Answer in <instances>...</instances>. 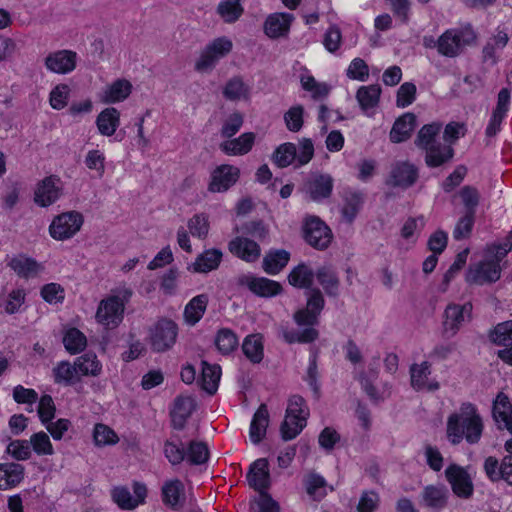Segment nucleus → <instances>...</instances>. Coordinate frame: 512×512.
I'll return each instance as SVG.
<instances>
[{"instance_id": "nucleus-8", "label": "nucleus", "mask_w": 512, "mask_h": 512, "mask_svg": "<svg viewBox=\"0 0 512 512\" xmlns=\"http://www.w3.org/2000/svg\"><path fill=\"white\" fill-rule=\"evenodd\" d=\"M445 476L456 496L469 499L473 495L474 485L465 468L457 464H451L446 468Z\"/></svg>"}, {"instance_id": "nucleus-10", "label": "nucleus", "mask_w": 512, "mask_h": 512, "mask_svg": "<svg viewBox=\"0 0 512 512\" xmlns=\"http://www.w3.org/2000/svg\"><path fill=\"white\" fill-rule=\"evenodd\" d=\"M472 304L467 302L463 305L451 303L447 305L444 311L443 335L447 338L455 336L465 322V318L470 317Z\"/></svg>"}, {"instance_id": "nucleus-28", "label": "nucleus", "mask_w": 512, "mask_h": 512, "mask_svg": "<svg viewBox=\"0 0 512 512\" xmlns=\"http://www.w3.org/2000/svg\"><path fill=\"white\" fill-rule=\"evenodd\" d=\"M162 499L165 505L173 509L183 506L185 501L183 483L178 479L167 481L162 487Z\"/></svg>"}, {"instance_id": "nucleus-53", "label": "nucleus", "mask_w": 512, "mask_h": 512, "mask_svg": "<svg viewBox=\"0 0 512 512\" xmlns=\"http://www.w3.org/2000/svg\"><path fill=\"white\" fill-rule=\"evenodd\" d=\"M186 458L190 464L201 465L207 462L209 458V449L206 443L201 441H191L186 452Z\"/></svg>"}, {"instance_id": "nucleus-3", "label": "nucleus", "mask_w": 512, "mask_h": 512, "mask_svg": "<svg viewBox=\"0 0 512 512\" xmlns=\"http://www.w3.org/2000/svg\"><path fill=\"white\" fill-rule=\"evenodd\" d=\"M309 415L305 400L300 395L290 397L286 415L281 424L280 431L285 441L295 438L306 426V419Z\"/></svg>"}, {"instance_id": "nucleus-27", "label": "nucleus", "mask_w": 512, "mask_h": 512, "mask_svg": "<svg viewBox=\"0 0 512 512\" xmlns=\"http://www.w3.org/2000/svg\"><path fill=\"white\" fill-rule=\"evenodd\" d=\"M425 163L428 167L435 168L449 162L454 156V149L446 143H437L425 149Z\"/></svg>"}, {"instance_id": "nucleus-42", "label": "nucleus", "mask_w": 512, "mask_h": 512, "mask_svg": "<svg viewBox=\"0 0 512 512\" xmlns=\"http://www.w3.org/2000/svg\"><path fill=\"white\" fill-rule=\"evenodd\" d=\"M9 266L21 277L29 278L36 276L41 270L42 266L31 258L18 257L13 258Z\"/></svg>"}, {"instance_id": "nucleus-31", "label": "nucleus", "mask_w": 512, "mask_h": 512, "mask_svg": "<svg viewBox=\"0 0 512 512\" xmlns=\"http://www.w3.org/2000/svg\"><path fill=\"white\" fill-rule=\"evenodd\" d=\"M55 384L72 386L80 381L75 362L71 364L69 361H61L52 369Z\"/></svg>"}, {"instance_id": "nucleus-29", "label": "nucleus", "mask_w": 512, "mask_h": 512, "mask_svg": "<svg viewBox=\"0 0 512 512\" xmlns=\"http://www.w3.org/2000/svg\"><path fill=\"white\" fill-rule=\"evenodd\" d=\"M208 301L209 299L206 294H200L193 297L186 304L183 317L187 325L194 326L201 320L207 309Z\"/></svg>"}, {"instance_id": "nucleus-9", "label": "nucleus", "mask_w": 512, "mask_h": 512, "mask_svg": "<svg viewBox=\"0 0 512 512\" xmlns=\"http://www.w3.org/2000/svg\"><path fill=\"white\" fill-rule=\"evenodd\" d=\"M237 284L247 287L253 294L264 298L277 296L283 291V287L279 282L265 277H255L250 274L240 275L237 278Z\"/></svg>"}, {"instance_id": "nucleus-15", "label": "nucleus", "mask_w": 512, "mask_h": 512, "mask_svg": "<svg viewBox=\"0 0 512 512\" xmlns=\"http://www.w3.org/2000/svg\"><path fill=\"white\" fill-rule=\"evenodd\" d=\"M334 180L329 174L314 173L304 183V192L313 201L330 197Z\"/></svg>"}, {"instance_id": "nucleus-5", "label": "nucleus", "mask_w": 512, "mask_h": 512, "mask_svg": "<svg viewBox=\"0 0 512 512\" xmlns=\"http://www.w3.org/2000/svg\"><path fill=\"white\" fill-rule=\"evenodd\" d=\"M178 326L169 319H160L149 330V340L153 351L165 352L176 342Z\"/></svg>"}, {"instance_id": "nucleus-30", "label": "nucleus", "mask_w": 512, "mask_h": 512, "mask_svg": "<svg viewBox=\"0 0 512 512\" xmlns=\"http://www.w3.org/2000/svg\"><path fill=\"white\" fill-rule=\"evenodd\" d=\"M416 126V116L413 113H405L399 117L391 131L390 140L393 143H400L407 140Z\"/></svg>"}, {"instance_id": "nucleus-4", "label": "nucleus", "mask_w": 512, "mask_h": 512, "mask_svg": "<svg viewBox=\"0 0 512 512\" xmlns=\"http://www.w3.org/2000/svg\"><path fill=\"white\" fill-rule=\"evenodd\" d=\"M474 39L475 34L470 26L448 29L438 38V53L449 58L457 57Z\"/></svg>"}, {"instance_id": "nucleus-55", "label": "nucleus", "mask_w": 512, "mask_h": 512, "mask_svg": "<svg viewBox=\"0 0 512 512\" xmlns=\"http://www.w3.org/2000/svg\"><path fill=\"white\" fill-rule=\"evenodd\" d=\"M430 373V364L428 362L424 361L419 365L413 364L410 368L412 387L416 390L425 389Z\"/></svg>"}, {"instance_id": "nucleus-48", "label": "nucleus", "mask_w": 512, "mask_h": 512, "mask_svg": "<svg viewBox=\"0 0 512 512\" xmlns=\"http://www.w3.org/2000/svg\"><path fill=\"white\" fill-rule=\"evenodd\" d=\"M238 337L228 328L220 329L215 337V345L219 352L228 355L238 347Z\"/></svg>"}, {"instance_id": "nucleus-34", "label": "nucleus", "mask_w": 512, "mask_h": 512, "mask_svg": "<svg viewBox=\"0 0 512 512\" xmlns=\"http://www.w3.org/2000/svg\"><path fill=\"white\" fill-rule=\"evenodd\" d=\"M269 424V413L267 406L261 404L255 412L249 429V436L254 444H258L266 435V429Z\"/></svg>"}, {"instance_id": "nucleus-43", "label": "nucleus", "mask_w": 512, "mask_h": 512, "mask_svg": "<svg viewBox=\"0 0 512 512\" xmlns=\"http://www.w3.org/2000/svg\"><path fill=\"white\" fill-rule=\"evenodd\" d=\"M78 373L83 376H98L101 373L102 365L97 356L92 353H86L75 360Z\"/></svg>"}, {"instance_id": "nucleus-59", "label": "nucleus", "mask_w": 512, "mask_h": 512, "mask_svg": "<svg viewBox=\"0 0 512 512\" xmlns=\"http://www.w3.org/2000/svg\"><path fill=\"white\" fill-rule=\"evenodd\" d=\"M6 452L17 461L28 460L31 455L30 443L26 440H13L6 448Z\"/></svg>"}, {"instance_id": "nucleus-40", "label": "nucleus", "mask_w": 512, "mask_h": 512, "mask_svg": "<svg viewBox=\"0 0 512 512\" xmlns=\"http://www.w3.org/2000/svg\"><path fill=\"white\" fill-rule=\"evenodd\" d=\"M220 377L221 368L219 365H211L206 361H202L201 385L210 395L217 391Z\"/></svg>"}, {"instance_id": "nucleus-63", "label": "nucleus", "mask_w": 512, "mask_h": 512, "mask_svg": "<svg viewBox=\"0 0 512 512\" xmlns=\"http://www.w3.org/2000/svg\"><path fill=\"white\" fill-rule=\"evenodd\" d=\"M113 501L125 510H132L137 507V502L133 499L129 489L124 486L115 487L112 490Z\"/></svg>"}, {"instance_id": "nucleus-62", "label": "nucleus", "mask_w": 512, "mask_h": 512, "mask_svg": "<svg viewBox=\"0 0 512 512\" xmlns=\"http://www.w3.org/2000/svg\"><path fill=\"white\" fill-rule=\"evenodd\" d=\"M460 197L465 206V212H471V214L475 215L476 208L480 202L479 191L475 187L467 185L461 188Z\"/></svg>"}, {"instance_id": "nucleus-49", "label": "nucleus", "mask_w": 512, "mask_h": 512, "mask_svg": "<svg viewBox=\"0 0 512 512\" xmlns=\"http://www.w3.org/2000/svg\"><path fill=\"white\" fill-rule=\"evenodd\" d=\"M189 232L193 237L205 239L208 236L210 223L209 217L205 213L193 215L187 222Z\"/></svg>"}, {"instance_id": "nucleus-26", "label": "nucleus", "mask_w": 512, "mask_h": 512, "mask_svg": "<svg viewBox=\"0 0 512 512\" xmlns=\"http://www.w3.org/2000/svg\"><path fill=\"white\" fill-rule=\"evenodd\" d=\"M448 495L443 485H427L421 492V499L426 507L440 510L447 505Z\"/></svg>"}, {"instance_id": "nucleus-11", "label": "nucleus", "mask_w": 512, "mask_h": 512, "mask_svg": "<svg viewBox=\"0 0 512 512\" xmlns=\"http://www.w3.org/2000/svg\"><path fill=\"white\" fill-rule=\"evenodd\" d=\"M124 303L119 296H110L100 302L96 319L107 327H116L123 320Z\"/></svg>"}, {"instance_id": "nucleus-16", "label": "nucleus", "mask_w": 512, "mask_h": 512, "mask_svg": "<svg viewBox=\"0 0 512 512\" xmlns=\"http://www.w3.org/2000/svg\"><path fill=\"white\" fill-rule=\"evenodd\" d=\"M418 177V168L414 164L398 161L391 167L389 183L394 187L407 189L417 182Z\"/></svg>"}, {"instance_id": "nucleus-18", "label": "nucleus", "mask_w": 512, "mask_h": 512, "mask_svg": "<svg viewBox=\"0 0 512 512\" xmlns=\"http://www.w3.org/2000/svg\"><path fill=\"white\" fill-rule=\"evenodd\" d=\"M247 480L251 487L258 492L265 491L270 486V474L268 469V461L260 458L254 461L247 473Z\"/></svg>"}, {"instance_id": "nucleus-56", "label": "nucleus", "mask_w": 512, "mask_h": 512, "mask_svg": "<svg viewBox=\"0 0 512 512\" xmlns=\"http://www.w3.org/2000/svg\"><path fill=\"white\" fill-rule=\"evenodd\" d=\"M30 447L37 455H52L54 449L47 433L40 431L30 437Z\"/></svg>"}, {"instance_id": "nucleus-58", "label": "nucleus", "mask_w": 512, "mask_h": 512, "mask_svg": "<svg viewBox=\"0 0 512 512\" xmlns=\"http://www.w3.org/2000/svg\"><path fill=\"white\" fill-rule=\"evenodd\" d=\"M93 438L98 446L113 445L119 441L117 434L110 427L101 423L95 425Z\"/></svg>"}, {"instance_id": "nucleus-35", "label": "nucleus", "mask_w": 512, "mask_h": 512, "mask_svg": "<svg viewBox=\"0 0 512 512\" xmlns=\"http://www.w3.org/2000/svg\"><path fill=\"white\" fill-rule=\"evenodd\" d=\"M290 260V253L284 249L271 250L263 258V270L269 275L282 271Z\"/></svg>"}, {"instance_id": "nucleus-47", "label": "nucleus", "mask_w": 512, "mask_h": 512, "mask_svg": "<svg viewBox=\"0 0 512 512\" xmlns=\"http://www.w3.org/2000/svg\"><path fill=\"white\" fill-rule=\"evenodd\" d=\"M441 130V124L432 123L424 125L418 132L417 137L415 139V144L420 149H427L428 147L439 143L436 140L439 132Z\"/></svg>"}, {"instance_id": "nucleus-45", "label": "nucleus", "mask_w": 512, "mask_h": 512, "mask_svg": "<svg viewBox=\"0 0 512 512\" xmlns=\"http://www.w3.org/2000/svg\"><path fill=\"white\" fill-rule=\"evenodd\" d=\"M242 351L252 363H260L264 355L261 337L248 335L243 341Z\"/></svg>"}, {"instance_id": "nucleus-12", "label": "nucleus", "mask_w": 512, "mask_h": 512, "mask_svg": "<svg viewBox=\"0 0 512 512\" xmlns=\"http://www.w3.org/2000/svg\"><path fill=\"white\" fill-rule=\"evenodd\" d=\"M501 267L497 261H483L471 266L466 274L469 284L484 285L500 279Z\"/></svg>"}, {"instance_id": "nucleus-7", "label": "nucleus", "mask_w": 512, "mask_h": 512, "mask_svg": "<svg viewBox=\"0 0 512 512\" xmlns=\"http://www.w3.org/2000/svg\"><path fill=\"white\" fill-rule=\"evenodd\" d=\"M304 238L315 249L325 250L329 247L333 234L331 229L320 218L312 216L305 222Z\"/></svg>"}, {"instance_id": "nucleus-37", "label": "nucleus", "mask_w": 512, "mask_h": 512, "mask_svg": "<svg viewBox=\"0 0 512 512\" xmlns=\"http://www.w3.org/2000/svg\"><path fill=\"white\" fill-rule=\"evenodd\" d=\"M493 417L498 424L502 423L504 428H510L508 425L512 422V405L508 396L502 392L493 402Z\"/></svg>"}, {"instance_id": "nucleus-1", "label": "nucleus", "mask_w": 512, "mask_h": 512, "mask_svg": "<svg viewBox=\"0 0 512 512\" xmlns=\"http://www.w3.org/2000/svg\"><path fill=\"white\" fill-rule=\"evenodd\" d=\"M316 271L306 263L295 266L288 274V282L291 286L306 289V307L297 310L293 319L297 325H317L319 316L324 309L325 299L321 290L312 287Z\"/></svg>"}, {"instance_id": "nucleus-25", "label": "nucleus", "mask_w": 512, "mask_h": 512, "mask_svg": "<svg viewBox=\"0 0 512 512\" xmlns=\"http://www.w3.org/2000/svg\"><path fill=\"white\" fill-rule=\"evenodd\" d=\"M95 123L102 136L110 137L120 125V112L114 107L105 108L98 114Z\"/></svg>"}, {"instance_id": "nucleus-23", "label": "nucleus", "mask_w": 512, "mask_h": 512, "mask_svg": "<svg viewBox=\"0 0 512 512\" xmlns=\"http://www.w3.org/2000/svg\"><path fill=\"white\" fill-rule=\"evenodd\" d=\"M255 134L246 132L239 137L222 142L219 145L220 150L229 156L245 155L249 153L255 142Z\"/></svg>"}, {"instance_id": "nucleus-36", "label": "nucleus", "mask_w": 512, "mask_h": 512, "mask_svg": "<svg viewBox=\"0 0 512 512\" xmlns=\"http://www.w3.org/2000/svg\"><path fill=\"white\" fill-rule=\"evenodd\" d=\"M303 483L307 494L315 501L327 495L328 484L323 476L312 471L304 476Z\"/></svg>"}, {"instance_id": "nucleus-44", "label": "nucleus", "mask_w": 512, "mask_h": 512, "mask_svg": "<svg viewBox=\"0 0 512 512\" xmlns=\"http://www.w3.org/2000/svg\"><path fill=\"white\" fill-rule=\"evenodd\" d=\"M243 12L241 0H222L217 6V13L226 23L237 21Z\"/></svg>"}, {"instance_id": "nucleus-38", "label": "nucleus", "mask_w": 512, "mask_h": 512, "mask_svg": "<svg viewBox=\"0 0 512 512\" xmlns=\"http://www.w3.org/2000/svg\"><path fill=\"white\" fill-rule=\"evenodd\" d=\"M381 87L378 84L361 86L356 93V99L363 111L375 108L380 100Z\"/></svg>"}, {"instance_id": "nucleus-41", "label": "nucleus", "mask_w": 512, "mask_h": 512, "mask_svg": "<svg viewBox=\"0 0 512 512\" xmlns=\"http://www.w3.org/2000/svg\"><path fill=\"white\" fill-rule=\"evenodd\" d=\"M273 163L279 168H286L296 162V145L291 142L280 144L272 154Z\"/></svg>"}, {"instance_id": "nucleus-19", "label": "nucleus", "mask_w": 512, "mask_h": 512, "mask_svg": "<svg viewBox=\"0 0 512 512\" xmlns=\"http://www.w3.org/2000/svg\"><path fill=\"white\" fill-rule=\"evenodd\" d=\"M45 65L54 73L66 74L76 66V53L68 50L51 53L46 57Z\"/></svg>"}, {"instance_id": "nucleus-60", "label": "nucleus", "mask_w": 512, "mask_h": 512, "mask_svg": "<svg viewBox=\"0 0 512 512\" xmlns=\"http://www.w3.org/2000/svg\"><path fill=\"white\" fill-rule=\"evenodd\" d=\"M244 122L243 115L240 112H233L224 121L220 134L223 138H231L238 133Z\"/></svg>"}, {"instance_id": "nucleus-46", "label": "nucleus", "mask_w": 512, "mask_h": 512, "mask_svg": "<svg viewBox=\"0 0 512 512\" xmlns=\"http://www.w3.org/2000/svg\"><path fill=\"white\" fill-rule=\"evenodd\" d=\"M65 349L72 355L82 352L87 346L86 336L77 328H70L63 337Z\"/></svg>"}, {"instance_id": "nucleus-21", "label": "nucleus", "mask_w": 512, "mask_h": 512, "mask_svg": "<svg viewBox=\"0 0 512 512\" xmlns=\"http://www.w3.org/2000/svg\"><path fill=\"white\" fill-rule=\"evenodd\" d=\"M294 16L290 13H274L267 17L264 23L265 34L270 38L286 36Z\"/></svg>"}, {"instance_id": "nucleus-22", "label": "nucleus", "mask_w": 512, "mask_h": 512, "mask_svg": "<svg viewBox=\"0 0 512 512\" xmlns=\"http://www.w3.org/2000/svg\"><path fill=\"white\" fill-rule=\"evenodd\" d=\"M132 91V84L126 79H117L104 87L100 94V101L106 104L124 101Z\"/></svg>"}, {"instance_id": "nucleus-13", "label": "nucleus", "mask_w": 512, "mask_h": 512, "mask_svg": "<svg viewBox=\"0 0 512 512\" xmlns=\"http://www.w3.org/2000/svg\"><path fill=\"white\" fill-rule=\"evenodd\" d=\"M239 176V168L229 164L220 165L211 173L208 191L212 193L225 192L238 181Z\"/></svg>"}, {"instance_id": "nucleus-20", "label": "nucleus", "mask_w": 512, "mask_h": 512, "mask_svg": "<svg viewBox=\"0 0 512 512\" xmlns=\"http://www.w3.org/2000/svg\"><path fill=\"white\" fill-rule=\"evenodd\" d=\"M194 409L195 401L191 396H177L171 411L172 426L177 430H182Z\"/></svg>"}, {"instance_id": "nucleus-57", "label": "nucleus", "mask_w": 512, "mask_h": 512, "mask_svg": "<svg viewBox=\"0 0 512 512\" xmlns=\"http://www.w3.org/2000/svg\"><path fill=\"white\" fill-rule=\"evenodd\" d=\"M318 378L319 372L317 365V351H315L310 356L309 366L307 368L304 380L308 383L316 399H319L320 397V383L318 381Z\"/></svg>"}, {"instance_id": "nucleus-6", "label": "nucleus", "mask_w": 512, "mask_h": 512, "mask_svg": "<svg viewBox=\"0 0 512 512\" xmlns=\"http://www.w3.org/2000/svg\"><path fill=\"white\" fill-rule=\"evenodd\" d=\"M83 217L71 211L58 215L49 226L50 236L55 240H66L73 237L81 228Z\"/></svg>"}, {"instance_id": "nucleus-24", "label": "nucleus", "mask_w": 512, "mask_h": 512, "mask_svg": "<svg viewBox=\"0 0 512 512\" xmlns=\"http://www.w3.org/2000/svg\"><path fill=\"white\" fill-rule=\"evenodd\" d=\"M25 469L21 464L0 463V490L13 488L24 479Z\"/></svg>"}, {"instance_id": "nucleus-2", "label": "nucleus", "mask_w": 512, "mask_h": 512, "mask_svg": "<svg viewBox=\"0 0 512 512\" xmlns=\"http://www.w3.org/2000/svg\"><path fill=\"white\" fill-rule=\"evenodd\" d=\"M483 422L476 407L471 403H463L459 411L452 413L447 419V438L453 444L465 439L469 444L480 441Z\"/></svg>"}, {"instance_id": "nucleus-17", "label": "nucleus", "mask_w": 512, "mask_h": 512, "mask_svg": "<svg viewBox=\"0 0 512 512\" xmlns=\"http://www.w3.org/2000/svg\"><path fill=\"white\" fill-rule=\"evenodd\" d=\"M229 251L245 262H255L261 255V248L257 242L246 238L236 237L229 242Z\"/></svg>"}, {"instance_id": "nucleus-54", "label": "nucleus", "mask_w": 512, "mask_h": 512, "mask_svg": "<svg viewBox=\"0 0 512 512\" xmlns=\"http://www.w3.org/2000/svg\"><path fill=\"white\" fill-rule=\"evenodd\" d=\"M307 327L302 331H285L283 337L289 344L292 343H311L315 341L319 333L313 327L314 325H306Z\"/></svg>"}, {"instance_id": "nucleus-33", "label": "nucleus", "mask_w": 512, "mask_h": 512, "mask_svg": "<svg viewBox=\"0 0 512 512\" xmlns=\"http://www.w3.org/2000/svg\"><path fill=\"white\" fill-rule=\"evenodd\" d=\"M222 252L218 249H208L197 256L189 269L195 273H208L219 267L222 260Z\"/></svg>"}, {"instance_id": "nucleus-32", "label": "nucleus", "mask_w": 512, "mask_h": 512, "mask_svg": "<svg viewBox=\"0 0 512 512\" xmlns=\"http://www.w3.org/2000/svg\"><path fill=\"white\" fill-rule=\"evenodd\" d=\"M364 203V194L359 191H345L343 194V206L341 214L347 223H352Z\"/></svg>"}, {"instance_id": "nucleus-52", "label": "nucleus", "mask_w": 512, "mask_h": 512, "mask_svg": "<svg viewBox=\"0 0 512 512\" xmlns=\"http://www.w3.org/2000/svg\"><path fill=\"white\" fill-rule=\"evenodd\" d=\"M223 95L226 99L235 101L242 98H247L249 95V88L245 85L243 80L239 77L230 79L224 87Z\"/></svg>"}, {"instance_id": "nucleus-51", "label": "nucleus", "mask_w": 512, "mask_h": 512, "mask_svg": "<svg viewBox=\"0 0 512 512\" xmlns=\"http://www.w3.org/2000/svg\"><path fill=\"white\" fill-rule=\"evenodd\" d=\"M302 88L311 92L312 98L315 100L324 99L330 93L331 87L324 82H317L313 76L301 77Z\"/></svg>"}, {"instance_id": "nucleus-14", "label": "nucleus", "mask_w": 512, "mask_h": 512, "mask_svg": "<svg viewBox=\"0 0 512 512\" xmlns=\"http://www.w3.org/2000/svg\"><path fill=\"white\" fill-rule=\"evenodd\" d=\"M62 194L61 180L57 176L45 177L38 183L34 201L41 207H47L56 202Z\"/></svg>"}, {"instance_id": "nucleus-50", "label": "nucleus", "mask_w": 512, "mask_h": 512, "mask_svg": "<svg viewBox=\"0 0 512 512\" xmlns=\"http://www.w3.org/2000/svg\"><path fill=\"white\" fill-rule=\"evenodd\" d=\"M489 339L497 345L509 346L512 343V320L497 324L490 330Z\"/></svg>"}, {"instance_id": "nucleus-39", "label": "nucleus", "mask_w": 512, "mask_h": 512, "mask_svg": "<svg viewBox=\"0 0 512 512\" xmlns=\"http://www.w3.org/2000/svg\"><path fill=\"white\" fill-rule=\"evenodd\" d=\"M316 278L329 297H338L340 281L336 273L329 267H321L316 271Z\"/></svg>"}, {"instance_id": "nucleus-64", "label": "nucleus", "mask_w": 512, "mask_h": 512, "mask_svg": "<svg viewBox=\"0 0 512 512\" xmlns=\"http://www.w3.org/2000/svg\"><path fill=\"white\" fill-rule=\"evenodd\" d=\"M417 88L412 82L403 83L397 91L396 105L400 108H405L411 105L416 98Z\"/></svg>"}, {"instance_id": "nucleus-61", "label": "nucleus", "mask_w": 512, "mask_h": 512, "mask_svg": "<svg viewBox=\"0 0 512 512\" xmlns=\"http://www.w3.org/2000/svg\"><path fill=\"white\" fill-rule=\"evenodd\" d=\"M303 114H304V108L301 105H296L291 107L285 114H284V121L286 124V127L291 132H298L301 130L303 126Z\"/></svg>"}]
</instances>
